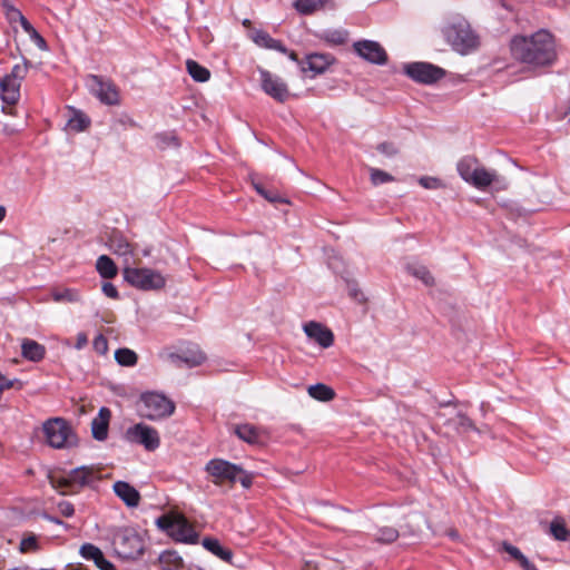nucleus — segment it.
Returning <instances> with one entry per match:
<instances>
[{
  "instance_id": "obj_1",
  "label": "nucleus",
  "mask_w": 570,
  "mask_h": 570,
  "mask_svg": "<svg viewBox=\"0 0 570 570\" xmlns=\"http://www.w3.org/2000/svg\"><path fill=\"white\" fill-rule=\"evenodd\" d=\"M512 57L532 67H548L557 60L553 35L541 29L530 36H514L510 40Z\"/></svg>"
},
{
  "instance_id": "obj_2",
  "label": "nucleus",
  "mask_w": 570,
  "mask_h": 570,
  "mask_svg": "<svg viewBox=\"0 0 570 570\" xmlns=\"http://www.w3.org/2000/svg\"><path fill=\"white\" fill-rule=\"evenodd\" d=\"M444 36L452 48L466 55L479 47V37L465 19L458 18L444 29Z\"/></svg>"
},
{
  "instance_id": "obj_3",
  "label": "nucleus",
  "mask_w": 570,
  "mask_h": 570,
  "mask_svg": "<svg viewBox=\"0 0 570 570\" xmlns=\"http://www.w3.org/2000/svg\"><path fill=\"white\" fill-rule=\"evenodd\" d=\"M50 484L58 490L60 494L67 495L78 492L81 488L91 484L96 480L94 469L80 466L71 470L66 475H50Z\"/></svg>"
},
{
  "instance_id": "obj_4",
  "label": "nucleus",
  "mask_w": 570,
  "mask_h": 570,
  "mask_svg": "<svg viewBox=\"0 0 570 570\" xmlns=\"http://www.w3.org/2000/svg\"><path fill=\"white\" fill-rule=\"evenodd\" d=\"M456 168L463 180L479 189H484L492 183H499L497 174L480 166L475 157H463Z\"/></svg>"
},
{
  "instance_id": "obj_5",
  "label": "nucleus",
  "mask_w": 570,
  "mask_h": 570,
  "mask_svg": "<svg viewBox=\"0 0 570 570\" xmlns=\"http://www.w3.org/2000/svg\"><path fill=\"white\" fill-rule=\"evenodd\" d=\"M42 429L48 444L52 448L66 449L77 444L76 434L63 419H49L43 423Z\"/></svg>"
},
{
  "instance_id": "obj_6",
  "label": "nucleus",
  "mask_w": 570,
  "mask_h": 570,
  "mask_svg": "<svg viewBox=\"0 0 570 570\" xmlns=\"http://www.w3.org/2000/svg\"><path fill=\"white\" fill-rule=\"evenodd\" d=\"M115 552L122 559H136L144 551L140 535L130 528L117 529L112 534Z\"/></svg>"
},
{
  "instance_id": "obj_7",
  "label": "nucleus",
  "mask_w": 570,
  "mask_h": 570,
  "mask_svg": "<svg viewBox=\"0 0 570 570\" xmlns=\"http://www.w3.org/2000/svg\"><path fill=\"white\" fill-rule=\"evenodd\" d=\"M122 274L126 282L141 291H158L166 285L165 276L150 268L125 266Z\"/></svg>"
},
{
  "instance_id": "obj_8",
  "label": "nucleus",
  "mask_w": 570,
  "mask_h": 570,
  "mask_svg": "<svg viewBox=\"0 0 570 570\" xmlns=\"http://www.w3.org/2000/svg\"><path fill=\"white\" fill-rule=\"evenodd\" d=\"M156 524L177 541L187 543L197 541V533L187 519L180 514H164L156 520Z\"/></svg>"
},
{
  "instance_id": "obj_9",
  "label": "nucleus",
  "mask_w": 570,
  "mask_h": 570,
  "mask_svg": "<svg viewBox=\"0 0 570 570\" xmlns=\"http://www.w3.org/2000/svg\"><path fill=\"white\" fill-rule=\"evenodd\" d=\"M139 415L148 420H161L170 416L175 411V404L158 393H146L141 395Z\"/></svg>"
},
{
  "instance_id": "obj_10",
  "label": "nucleus",
  "mask_w": 570,
  "mask_h": 570,
  "mask_svg": "<svg viewBox=\"0 0 570 570\" xmlns=\"http://www.w3.org/2000/svg\"><path fill=\"white\" fill-rule=\"evenodd\" d=\"M205 470L213 478L215 484H222L225 481L235 483L239 472H243L242 466L223 459L210 460L206 464Z\"/></svg>"
},
{
  "instance_id": "obj_11",
  "label": "nucleus",
  "mask_w": 570,
  "mask_h": 570,
  "mask_svg": "<svg viewBox=\"0 0 570 570\" xmlns=\"http://www.w3.org/2000/svg\"><path fill=\"white\" fill-rule=\"evenodd\" d=\"M405 73L413 80L431 85L445 76V70L429 62H412L404 67Z\"/></svg>"
},
{
  "instance_id": "obj_12",
  "label": "nucleus",
  "mask_w": 570,
  "mask_h": 570,
  "mask_svg": "<svg viewBox=\"0 0 570 570\" xmlns=\"http://www.w3.org/2000/svg\"><path fill=\"white\" fill-rule=\"evenodd\" d=\"M126 439L130 442L144 445L148 451L156 450L160 444L157 430L144 423H137L127 429Z\"/></svg>"
},
{
  "instance_id": "obj_13",
  "label": "nucleus",
  "mask_w": 570,
  "mask_h": 570,
  "mask_svg": "<svg viewBox=\"0 0 570 570\" xmlns=\"http://www.w3.org/2000/svg\"><path fill=\"white\" fill-rule=\"evenodd\" d=\"M89 87L92 94L106 105H117L119 102L118 90L110 81H105L101 77L90 75Z\"/></svg>"
},
{
  "instance_id": "obj_14",
  "label": "nucleus",
  "mask_w": 570,
  "mask_h": 570,
  "mask_svg": "<svg viewBox=\"0 0 570 570\" xmlns=\"http://www.w3.org/2000/svg\"><path fill=\"white\" fill-rule=\"evenodd\" d=\"M262 88L272 98L278 102H284L289 97L287 85L269 71L259 69Z\"/></svg>"
},
{
  "instance_id": "obj_15",
  "label": "nucleus",
  "mask_w": 570,
  "mask_h": 570,
  "mask_svg": "<svg viewBox=\"0 0 570 570\" xmlns=\"http://www.w3.org/2000/svg\"><path fill=\"white\" fill-rule=\"evenodd\" d=\"M354 50L365 60L376 63L384 65L387 60V55L384 48L376 41L361 40L353 45Z\"/></svg>"
},
{
  "instance_id": "obj_16",
  "label": "nucleus",
  "mask_w": 570,
  "mask_h": 570,
  "mask_svg": "<svg viewBox=\"0 0 570 570\" xmlns=\"http://www.w3.org/2000/svg\"><path fill=\"white\" fill-rule=\"evenodd\" d=\"M307 337L317 343L323 348H327L334 343L332 331L320 322L311 321L303 325Z\"/></svg>"
},
{
  "instance_id": "obj_17",
  "label": "nucleus",
  "mask_w": 570,
  "mask_h": 570,
  "mask_svg": "<svg viewBox=\"0 0 570 570\" xmlns=\"http://www.w3.org/2000/svg\"><path fill=\"white\" fill-rule=\"evenodd\" d=\"M169 360L177 367H183V364L187 367H195L203 364V362L206 360V356L202 351L196 348L188 350L183 354L171 353L169 355Z\"/></svg>"
},
{
  "instance_id": "obj_18",
  "label": "nucleus",
  "mask_w": 570,
  "mask_h": 570,
  "mask_svg": "<svg viewBox=\"0 0 570 570\" xmlns=\"http://www.w3.org/2000/svg\"><path fill=\"white\" fill-rule=\"evenodd\" d=\"M110 417L111 412L108 407H101L99 410L98 416H96L91 422V433L94 439L97 441H105L107 439Z\"/></svg>"
},
{
  "instance_id": "obj_19",
  "label": "nucleus",
  "mask_w": 570,
  "mask_h": 570,
  "mask_svg": "<svg viewBox=\"0 0 570 570\" xmlns=\"http://www.w3.org/2000/svg\"><path fill=\"white\" fill-rule=\"evenodd\" d=\"M80 554L87 560H92L100 570H116L115 566L104 557L101 550L91 543L82 544Z\"/></svg>"
},
{
  "instance_id": "obj_20",
  "label": "nucleus",
  "mask_w": 570,
  "mask_h": 570,
  "mask_svg": "<svg viewBox=\"0 0 570 570\" xmlns=\"http://www.w3.org/2000/svg\"><path fill=\"white\" fill-rule=\"evenodd\" d=\"M108 245L114 254L124 257L125 266H130L129 259L131 257L134 247L121 234L114 233L109 237Z\"/></svg>"
},
{
  "instance_id": "obj_21",
  "label": "nucleus",
  "mask_w": 570,
  "mask_h": 570,
  "mask_svg": "<svg viewBox=\"0 0 570 570\" xmlns=\"http://www.w3.org/2000/svg\"><path fill=\"white\" fill-rule=\"evenodd\" d=\"M114 491L128 507L135 508L139 504L140 494L129 483L125 481H117L114 484Z\"/></svg>"
},
{
  "instance_id": "obj_22",
  "label": "nucleus",
  "mask_w": 570,
  "mask_h": 570,
  "mask_svg": "<svg viewBox=\"0 0 570 570\" xmlns=\"http://www.w3.org/2000/svg\"><path fill=\"white\" fill-rule=\"evenodd\" d=\"M248 37L259 47L267 49H275L282 53H286L287 49L283 43L276 39H273L264 30L253 29L248 32Z\"/></svg>"
},
{
  "instance_id": "obj_23",
  "label": "nucleus",
  "mask_w": 570,
  "mask_h": 570,
  "mask_svg": "<svg viewBox=\"0 0 570 570\" xmlns=\"http://www.w3.org/2000/svg\"><path fill=\"white\" fill-rule=\"evenodd\" d=\"M0 90L2 101L8 105H14L20 97V82L13 81L7 77L0 79Z\"/></svg>"
},
{
  "instance_id": "obj_24",
  "label": "nucleus",
  "mask_w": 570,
  "mask_h": 570,
  "mask_svg": "<svg viewBox=\"0 0 570 570\" xmlns=\"http://www.w3.org/2000/svg\"><path fill=\"white\" fill-rule=\"evenodd\" d=\"M21 354L28 361L39 362L45 357L46 348L33 340L23 338L21 342Z\"/></svg>"
},
{
  "instance_id": "obj_25",
  "label": "nucleus",
  "mask_w": 570,
  "mask_h": 570,
  "mask_svg": "<svg viewBox=\"0 0 570 570\" xmlns=\"http://www.w3.org/2000/svg\"><path fill=\"white\" fill-rule=\"evenodd\" d=\"M50 296L57 303L73 304L81 301V296L77 289L62 286L50 288Z\"/></svg>"
},
{
  "instance_id": "obj_26",
  "label": "nucleus",
  "mask_w": 570,
  "mask_h": 570,
  "mask_svg": "<svg viewBox=\"0 0 570 570\" xmlns=\"http://www.w3.org/2000/svg\"><path fill=\"white\" fill-rule=\"evenodd\" d=\"M333 62V57L325 53H311L307 56V66L315 73L324 72Z\"/></svg>"
},
{
  "instance_id": "obj_27",
  "label": "nucleus",
  "mask_w": 570,
  "mask_h": 570,
  "mask_svg": "<svg viewBox=\"0 0 570 570\" xmlns=\"http://www.w3.org/2000/svg\"><path fill=\"white\" fill-rule=\"evenodd\" d=\"M203 546L205 549L220 558L222 560L226 562H232L233 552L232 550L223 547L218 540L213 538H205L203 540Z\"/></svg>"
},
{
  "instance_id": "obj_28",
  "label": "nucleus",
  "mask_w": 570,
  "mask_h": 570,
  "mask_svg": "<svg viewBox=\"0 0 570 570\" xmlns=\"http://www.w3.org/2000/svg\"><path fill=\"white\" fill-rule=\"evenodd\" d=\"M164 570H184L183 559L175 551H165L159 557Z\"/></svg>"
},
{
  "instance_id": "obj_29",
  "label": "nucleus",
  "mask_w": 570,
  "mask_h": 570,
  "mask_svg": "<svg viewBox=\"0 0 570 570\" xmlns=\"http://www.w3.org/2000/svg\"><path fill=\"white\" fill-rule=\"evenodd\" d=\"M550 534L558 541H570V530L562 518L557 517L550 523Z\"/></svg>"
},
{
  "instance_id": "obj_30",
  "label": "nucleus",
  "mask_w": 570,
  "mask_h": 570,
  "mask_svg": "<svg viewBox=\"0 0 570 570\" xmlns=\"http://www.w3.org/2000/svg\"><path fill=\"white\" fill-rule=\"evenodd\" d=\"M235 434L243 441L255 444L259 440L257 429L250 424H239L234 428Z\"/></svg>"
},
{
  "instance_id": "obj_31",
  "label": "nucleus",
  "mask_w": 570,
  "mask_h": 570,
  "mask_svg": "<svg viewBox=\"0 0 570 570\" xmlns=\"http://www.w3.org/2000/svg\"><path fill=\"white\" fill-rule=\"evenodd\" d=\"M308 395L315 400L327 402L334 399V391L325 384L318 383L307 389Z\"/></svg>"
},
{
  "instance_id": "obj_32",
  "label": "nucleus",
  "mask_w": 570,
  "mask_h": 570,
  "mask_svg": "<svg viewBox=\"0 0 570 570\" xmlns=\"http://www.w3.org/2000/svg\"><path fill=\"white\" fill-rule=\"evenodd\" d=\"M186 68L188 73L195 81L205 82L210 77L209 70L194 60L188 59L186 61Z\"/></svg>"
},
{
  "instance_id": "obj_33",
  "label": "nucleus",
  "mask_w": 570,
  "mask_h": 570,
  "mask_svg": "<svg viewBox=\"0 0 570 570\" xmlns=\"http://www.w3.org/2000/svg\"><path fill=\"white\" fill-rule=\"evenodd\" d=\"M326 0H296L295 9L302 14H312L324 8Z\"/></svg>"
},
{
  "instance_id": "obj_34",
  "label": "nucleus",
  "mask_w": 570,
  "mask_h": 570,
  "mask_svg": "<svg viewBox=\"0 0 570 570\" xmlns=\"http://www.w3.org/2000/svg\"><path fill=\"white\" fill-rule=\"evenodd\" d=\"M97 271L104 278H112L117 275V267L111 258L106 255H101L97 259Z\"/></svg>"
},
{
  "instance_id": "obj_35",
  "label": "nucleus",
  "mask_w": 570,
  "mask_h": 570,
  "mask_svg": "<svg viewBox=\"0 0 570 570\" xmlns=\"http://www.w3.org/2000/svg\"><path fill=\"white\" fill-rule=\"evenodd\" d=\"M115 360L121 366H134L138 361V356L132 350L124 347L115 352Z\"/></svg>"
},
{
  "instance_id": "obj_36",
  "label": "nucleus",
  "mask_w": 570,
  "mask_h": 570,
  "mask_svg": "<svg viewBox=\"0 0 570 570\" xmlns=\"http://www.w3.org/2000/svg\"><path fill=\"white\" fill-rule=\"evenodd\" d=\"M407 272L414 277L421 279L426 286L434 285V277L431 272L423 265H410Z\"/></svg>"
},
{
  "instance_id": "obj_37",
  "label": "nucleus",
  "mask_w": 570,
  "mask_h": 570,
  "mask_svg": "<svg viewBox=\"0 0 570 570\" xmlns=\"http://www.w3.org/2000/svg\"><path fill=\"white\" fill-rule=\"evenodd\" d=\"M400 535L399 530L392 527H382L377 530L375 540L380 543H392Z\"/></svg>"
},
{
  "instance_id": "obj_38",
  "label": "nucleus",
  "mask_w": 570,
  "mask_h": 570,
  "mask_svg": "<svg viewBox=\"0 0 570 570\" xmlns=\"http://www.w3.org/2000/svg\"><path fill=\"white\" fill-rule=\"evenodd\" d=\"M90 124V120L88 117H86L81 112H76L73 115V117H71L69 120H68V124L67 126L76 131V132H80V131H83Z\"/></svg>"
},
{
  "instance_id": "obj_39",
  "label": "nucleus",
  "mask_w": 570,
  "mask_h": 570,
  "mask_svg": "<svg viewBox=\"0 0 570 570\" xmlns=\"http://www.w3.org/2000/svg\"><path fill=\"white\" fill-rule=\"evenodd\" d=\"M449 424L453 425L459 432H466L474 429L472 421L461 413H458L454 417L450 419Z\"/></svg>"
},
{
  "instance_id": "obj_40",
  "label": "nucleus",
  "mask_w": 570,
  "mask_h": 570,
  "mask_svg": "<svg viewBox=\"0 0 570 570\" xmlns=\"http://www.w3.org/2000/svg\"><path fill=\"white\" fill-rule=\"evenodd\" d=\"M155 139L160 149L177 148L179 146L178 139L173 132L158 134Z\"/></svg>"
},
{
  "instance_id": "obj_41",
  "label": "nucleus",
  "mask_w": 570,
  "mask_h": 570,
  "mask_svg": "<svg viewBox=\"0 0 570 570\" xmlns=\"http://www.w3.org/2000/svg\"><path fill=\"white\" fill-rule=\"evenodd\" d=\"M320 37L321 39L332 45H342L347 38V32L344 30H327L324 31Z\"/></svg>"
},
{
  "instance_id": "obj_42",
  "label": "nucleus",
  "mask_w": 570,
  "mask_h": 570,
  "mask_svg": "<svg viewBox=\"0 0 570 570\" xmlns=\"http://www.w3.org/2000/svg\"><path fill=\"white\" fill-rule=\"evenodd\" d=\"M368 171H370L371 183L374 186L394 181V177L384 170L371 167V168H368Z\"/></svg>"
},
{
  "instance_id": "obj_43",
  "label": "nucleus",
  "mask_w": 570,
  "mask_h": 570,
  "mask_svg": "<svg viewBox=\"0 0 570 570\" xmlns=\"http://www.w3.org/2000/svg\"><path fill=\"white\" fill-rule=\"evenodd\" d=\"M22 29L30 36L31 40L41 49H47L46 40L40 36V33L32 27L29 21H23Z\"/></svg>"
},
{
  "instance_id": "obj_44",
  "label": "nucleus",
  "mask_w": 570,
  "mask_h": 570,
  "mask_svg": "<svg viewBox=\"0 0 570 570\" xmlns=\"http://www.w3.org/2000/svg\"><path fill=\"white\" fill-rule=\"evenodd\" d=\"M6 18L10 23L19 21L21 27L23 26V21H28L24 16L21 13L19 9H17L13 4L6 7L4 9Z\"/></svg>"
},
{
  "instance_id": "obj_45",
  "label": "nucleus",
  "mask_w": 570,
  "mask_h": 570,
  "mask_svg": "<svg viewBox=\"0 0 570 570\" xmlns=\"http://www.w3.org/2000/svg\"><path fill=\"white\" fill-rule=\"evenodd\" d=\"M29 67V61L27 59L23 60V65H16L11 72L7 75L6 77L13 80V81H21L27 73Z\"/></svg>"
},
{
  "instance_id": "obj_46",
  "label": "nucleus",
  "mask_w": 570,
  "mask_h": 570,
  "mask_svg": "<svg viewBox=\"0 0 570 570\" xmlns=\"http://www.w3.org/2000/svg\"><path fill=\"white\" fill-rule=\"evenodd\" d=\"M419 183L422 187L426 189H438L444 186L439 178L428 176L421 177Z\"/></svg>"
},
{
  "instance_id": "obj_47",
  "label": "nucleus",
  "mask_w": 570,
  "mask_h": 570,
  "mask_svg": "<svg viewBox=\"0 0 570 570\" xmlns=\"http://www.w3.org/2000/svg\"><path fill=\"white\" fill-rule=\"evenodd\" d=\"M376 149L387 157H393L399 153L397 148L392 142H381L376 146Z\"/></svg>"
},
{
  "instance_id": "obj_48",
  "label": "nucleus",
  "mask_w": 570,
  "mask_h": 570,
  "mask_svg": "<svg viewBox=\"0 0 570 570\" xmlns=\"http://www.w3.org/2000/svg\"><path fill=\"white\" fill-rule=\"evenodd\" d=\"M37 548H38V543H37V538L35 535H30L28 538L22 539V541L20 543L21 552L37 550Z\"/></svg>"
},
{
  "instance_id": "obj_49",
  "label": "nucleus",
  "mask_w": 570,
  "mask_h": 570,
  "mask_svg": "<svg viewBox=\"0 0 570 570\" xmlns=\"http://www.w3.org/2000/svg\"><path fill=\"white\" fill-rule=\"evenodd\" d=\"M57 510L58 512L62 515V517H66V518H70L75 513V508L73 505L68 502V501H60L58 504H57Z\"/></svg>"
},
{
  "instance_id": "obj_50",
  "label": "nucleus",
  "mask_w": 570,
  "mask_h": 570,
  "mask_svg": "<svg viewBox=\"0 0 570 570\" xmlns=\"http://www.w3.org/2000/svg\"><path fill=\"white\" fill-rule=\"evenodd\" d=\"M94 347L95 350L100 353V354H105L108 350V342L107 340L105 338V336L102 335H98L95 340H94Z\"/></svg>"
},
{
  "instance_id": "obj_51",
  "label": "nucleus",
  "mask_w": 570,
  "mask_h": 570,
  "mask_svg": "<svg viewBox=\"0 0 570 570\" xmlns=\"http://www.w3.org/2000/svg\"><path fill=\"white\" fill-rule=\"evenodd\" d=\"M502 547H503V550L508 554H510L515 561H518L523 556V553L517 547H514L508 542H503Z\"/></svg>"
},
{
  "instance_id": "obj_52",
  "label": "nucleus",
  "mask_w": 570,
  "mask_h": 570,
  "mask_svg": "<svg viewBox=\"0 0 570 570\" xmlns=\"http://www.w3.org/2000/svg\"><path fill=\"white\" fill-rule=\"evenodd\" d=\"M237 480H239L244 488L248 489L253 483V474L243 470V472H239Z\"/></svg>"
},
{
  "instance_id": "obj_53",
  "label": "nucleus",
  "mask_w": 570,
  "mask_h": 570,
  "mask_svg": "<svg viewBox=\"0 0 570 570\" xmlns=\"http://www.w3.org/2000/svg\"><path fill=\"white\" fill-rule=\"evenodd\" d=\"M102 292L110 298H118V291L111 283H105L102 285Z\"/></svg>"
},
{
  "instance_id": "obj_54",
  "label": "nucleus",
  "mask_w": 570,
  "mask_h": 570,
  "mask_svg": "<svg viewBox=\"0 0 570 570\" xmlns=\"http://www.w3.org/2000/svg\"><path fill=\"white\" fill-rule=\"evenodd\" d=\"M42 518L48 520V521H50V522H53V523H56L58 525H61L66 531L71 528L68 523L61 521L60 519H58L56 517H52V515L48 514V513H43Z\"/></svg>"
},
{
  "instance_id": "obj_55",
  "label": "nucleus",
  "mask_w": 570,
  "mask_h": 570,
  "mask_svg": "<svg viewBox=\"0 0 570 570\" xmlns=\"http://www.w3.org/2000/svg\"><path fill=\"white\" fill-rule=\"evenodd\" d=\"M518 562L523 570H538V568L531 563L524 554L518 560Z\"/></svg>"
},
{
  "instance_id": "obj_56",
  "label": "nucleus",
  "mask_w": 570,
  "mask_h": 570,
  "mask_svg": "<svg viewBox=\"0 0 570 570\" xmlns=\"http://www.w3.org/2000/svg\"><path fill=\"white\" fill-rule=\"evenodd\" d=\"M264 198L267 199L271 203H278V202L286 203L285 199H283L277 193H274V191H268L267 190V194L264 196Z\"/></svg>"
},
{
  "instance_id": "obj_57",
  "label": "nucleus",
  "mask_w": 570,
  "mask_h": 570,
  "mask_svg": "<svg viewBox=\"0 0 570 570\" xmlns=\"http://www.w3.org/2000/svg\"><path fill=\"white\" fill-rule=\"evenodd\" d=\"M88 343L87 335L85 333H79L77 335L76 348L81 350Z\"/></svg>"
},
{
  "instance_id": "obj_58",
  "label": "nucleus",
  "mask_w": 570,
  "mask_h": 570,
  "mask_svg": "<svg viewBox=\"0 0 570 570\" xmlns=\"http://www.w3.org/2000/svg\"><path fill=\"white\" fill-rule=\"evenodd\" d=\"M253 186L256 189V191L263 197L267 194V190L261 184L253 183Z\"/></svg>"
},
{
  "instance_id": "obj_59",
  "label": "nucleus",
  "mask_w": 570,
  "mask_h": 570,
  "mask_svg": "<svg viewBox=\"0 0 570 570\" xmlns=\"http://www.w3.org/2000/svg\"><path fill=\"white\" fill-rule=\"evenodd\" d=\"M253 186L256 189V191L263 197L267 194V190L261 184L253 183Z\"/></svg>"
},
{
  "instance_id": "obj_60",
  "label": "nucleus",
  "mask_w": 570,
  "mask_h": 570,
  "mask_svg": "<svg viewBox=\"0 0 570 570\" xmlns=\"http://www.w3.org/2000/svg\"><path fill=\"white\" fill-rule=\"evenodd\" d=\"M253 186L256 189V191L263 197L267 194V190L261 184L253 183Z\"/></svg>"
},
{
  "instance_id": "obj_61",
  "label": "nucleus",
  "mask_w": 570,
  "mask_h": 570,
  "mask_svg": "<svg viewBox=\"0 0 570 570\" xmlns=\"http://www.w3.org/2000/svg\"><path fill=\"white\" fill-rule=\"evenodd\" d=\"M350 294H351V296H352V297H354L355 299H360L358 295H361V296H362V293H360V292H358L357 289H355V288H351V289H350Z\"/></svg>"
},
{
  "instance_id": "obj_62",
  "label": "nucleus",
  "mask_w": 570,
  "mask_h": 570,
  "mask_svg": "<svg viewBox=\"0 0 570 570\" xmlns=\"http://www.w3.org/2000/svg\"><path fill=\"white\" fill-rule=\"evenodd\" d=\"M448 535L451 537L452 539H458L459 538V533L456 530L454 529H450L448 532Z\"/></svg>"
},
{
  "instance_id": "obj_63",
  "label": "nucleus",
  "mask_w": 570,
  "mask_h": 570,
  "mask_svg": "<svg viewBox=\"0 0 570 570\" xmlns=\"http://www.w3.org/2000/svg\"><path fill=\"white\" fill-rule=\"evenodd\" d=\"M286 53H288V57H289L291 60L298 62V57H297L296 52H294V51L288 52L287 51Z\"/></svg>"
},
{
  "instance_id": "obj_64",
  "label": "nucleus",
  "mask_w": 570,
  "mask_h": 570,
  "mask_svg": "<svg viewBox=\"0 0 570 570\" xmlns=\"http://www.w3.org/2000/svg\"><path fill=\"white\" fill-rule=\"evenodd\" d=\"M1 2V7L4 9L6 7L10 6V1L9 0H0Z\"/></svg>"
}]
</instances>
